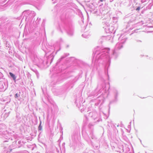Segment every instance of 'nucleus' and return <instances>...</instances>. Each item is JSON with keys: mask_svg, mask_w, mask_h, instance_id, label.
<instances>
[{"mask_svg": "<svg viewBox=\"0 0 153 153\" xmlns=\"http://www.w3.org/2000/svg\"><path fill=\"white\" fill-rule=\"evenodd\" d=\"M9 74H10V76L13 78V79L14 80H15L16 79V77H15L13 73L11 72H10L9 73Z\"/></svg>", "mask_w": 153, "mask_h": 153, "instance_id": "nucleus-1", "label": "nucleus"}, {"mask_svg": "<svg viewBox=\"0 0 153 153\" xmlns=\"http://www.w3.org/2000/svg\"><path fill=\"white\" fill-rule=\"evenodd\" d=\"M19 97V95H18V94H15V97L16 98H17V97Z\"/></svg>", "mask_w": 153, "mask_h": 153, "instance_id": "nucleus-2", "label": "nucleus"}, {"mask_svg": "<svg viewBox=\"0 0 153 153\" xmlns=\"http://www.w3.org/2000/svg\"><path fill=\"white\" fill-rule=\"evenodd\" d=\"M140 9V7H138L137 9H136V10H139Z\"/></svg>", "mask_w": 153, "mask_h": 153, "instance_id": "nucleus-3", "label": "nucleus"}, {"mask_svg": "<svg viewBox=\"0 0 153 153\" xmlns=\"http://www.w3.org/2000/svg\"><path fill=\"white\" fill-rule=\"evenodd\" d=\"M100 1L101 2H102L103 1V0H100Z\"/></svg>", "mask_w": 153, "mask_h": 153, "instance_id": "nucleus-4", "label": "nucleus"}]
</instances>
